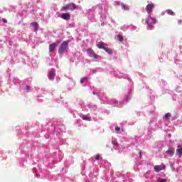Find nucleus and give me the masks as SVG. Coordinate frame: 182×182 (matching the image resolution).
<instances>
[{
  "label": "nucleus",
  "instance_id": "obj_1",
  "mask_svg": "<svg viewBox=\"0 0 182 182\" xmlns=\"http://www.w3.org/2000/svg\"><path fill=\"white\" fill-rule=\"evenodd\" d=\"M77 9V5L75 3H70L63 6L62 10L63 11H74Z\"/></svg>",
  "mask_w": 182,
  "mask_h": 182
},
{
  "label": "nucleus",
  "instance_id": "obj_2",
  "mask_svg": "<svg viewBox=\"0 0 182 182\" xmlns=\"http://www.w3.org/2000/svg\"><path fill=\"white\" fill-rule=\"evenodd\" d=\"M69 43H70V40H67L63 42L60 46V48H58V53H60V55L63 54L65 50H66Z\"/></svg>",
  "mask_w": 182,
  "mask_h": 182
},
{
  "label": "nucleus",
  "instance_id": "obj_3",
  "mask_svg": "<svg viewBox=\"0 0 182 182\" xmlns=\"http://www.w3.org/2000/svg\"><path fill=\"white\" fill-rule=\"evenodd\" d=\"M87 54H88L90 58H93L94 59H98L99 58V55L92 48L87 49Z\"/></svg>",
  "mask_w": 182,
  "mask_h": 182
},
{
  "label": "nucleus",
  "instance_id": "obj_4",
  "mask_svg": "<svg viewBox=\"0 0 182 182\" xmlns=\"http://www.w3.org/2000/svg\"><path fill=\"white\" fill-rule=\"evenodd\" d=\"M154 8V5L153 4H149L146 6V11H147L148 14H151L153 12V9Z\"/></svg>",
  "mask_w": 182,
  "mask_h": 182
},
{
  "label": "nucleus",
  "instance_id": "obj_5",
  "mask_svg": "<svg viewBox=\"0 0 182 182\" xmlns=\"http://www.w3.org/2000/svg\"><path fill=\"white\" fill-rule=\"evenodd\" d=\"M61 18L65 21H68L70 19V14L68 13L62 14Z\"/></svg>",
  "mask_w": 182,
  "mask_h": 182
},
{
  "label": "nucleus",
  "instance_id": "obj_6",
  "mask_svg": "<svg viewBox=\"0 0 182 182\" xmlns=\"http://www.w3.org/2000/svg\"><path fill=\"white\" fill-rule=\"evenodd\" d=\"M58 46L57 43H52L50 46H48V50L50 52H53V50L55 49V48Z\"/></svg>",
  "mask_w": 182,
  "mask_h": 182
},
{
  "label": "nucleus",
  "instance_id": "obj_7",
  "mask_svg": "<svg viewBox=\"0 0 182 182\" xmlns=\"http://www.w3.org/2000/svg\"><path fill=\"white\" fill-rule=\"evenodd\" d=\"M176 155H178L179 157H181L182 148L181 146H178V149H176Z\"/></svg>",
  "mask_w": 182,
  "mask_h": 182
},
{
  "label": "nucleus",
  "instance_id": "obj_8",
  "mask_svg": "<svg viewBox=\"0 0 182 182\" xmlns=\"http://www.w3.org/2000/svg\"><path fill=\"white\" fill-rule=\"evenodd\" d=\"M31 25L34 27V31H38V28H39L38 23L31 22Z\"/></svg>",
  "mask_w": 182,
  "mask_h": 182
},
{
  "label": "nucleus",
  "instance_id": "obj_9",
  "mask_svg": "<svg viewBox=\"0 0 182 182\" xmlns=\"http://www.w3.org/2000/svg\"><path fill=\"white\" fill-rule=\"evenodd\" d=\"M97 47H98L99 49H103L105 48V43L103 42H99V43L97 44Z\"/></svg>",
  "mask_w": 182,
  "mask_h": 182
},
{
  "label": "nucleus",
  "instance_id": "obj_10",
  "mask_svg": "<svg viewBox=\"0 0 182 182\" xmlns=\"http://www.w3.org/2000/svg\"><path fill=\"white\" fill-rule=\"evenodd\" d=\"M166 154H168L170 157H172L174 155V151L173 149H169L168 151H166Z\"/></svg>",
  "mask_w": 182,
  "mask_h": 182
},
{
  "label": "nucleus",
  "instance_id": "obj_11",
  "mask_svg": "<svg viewBox=\"0 0 182 182\" xmlns=\"http://www.w3.org/2000/svg\"><path fill=\"white\" fill-rule=\"evenodd\" d=\"M163 168H161V166H156L154 167V171L156 172V173H159L161 171H162Z\"/></svg>",
  "mask_w": 182,
  "mask_h": 182
},
{
  "label": "nucleus",
  "instance_id": "obj_12",
  "mask_svg": "<svg viewBox=\"0 0 182 182\" xmlns=\"http://www.w3.org/2000/svg\"><path fill=\"white\" fill-rule=\"evenodd\" d=\"M55 77V74L54 73L50 72V74L48 75V79L50 80H53V79Z\"/></svg>",
  "mask_w": 182,
  "mask_h": 182
},
{
  "label": "nucleus",
  "instance_id": "obj_13",
  "mask_svg": "<svg viewBox=\"0 0 182 182\" xmlns=\"http://www.w3.org/2000/svg\"><path fill=\"white\" fill-rule=\"evenodd\" d=\"M121 6L122 7V9H124V11H129V6L124 4H121Z\"/></svg>",
  "mask_w": 182,
  "mask_h": 182
},
{
  "label": "nucleus",
  "instance_id": "obj_14",
  "mask_svg": "<svg viewBox=\"0 0 182 182\" xmlns=\"http://www.w3.org/2000/svg\"><path fill=\"white\" fill-rule=\"evenodd\" d=\"M82 120H85V121H89V122L91 121V117L86 116V115L82 116Z\"/></svg>",
  "mask_w": 182,
  "mask_h": 182
},
{
  "label": "nucleus",
  "instance_id": "obj_15",
  "mask_svg": "<svg viewBox=\"0 0 182 182\" xmlns=\"http://www.w3.org/2000/svg\"><path fill=\"white\" fill-rule=\"evenodd\" d=\"M105 51L107 52L109 54H112V50L107 48V47H105L104 48H102Z\"/></svg>",
  "mask_w": 182,
  "mask_h": 182
},
{
  "label": "nucleus",
  "instance_id": "obj_16",
  "mask_svg": "<svg viewBox=\"0 0 182 182\" xmlns=\"http://www.w3.org/2000/svg\"><path fill=\"white\" fill-rule=\"evenodd\" d=\"M166 14H168L170 16H174V12L172 11L171 9H168L166 11Z\"/></svg>",
  "mask_w": 182,
  "mask_h": 182
},
{
  "label": "nucleus",
  "instance_id": "obj_17",
  "mask_svg": "<svg viewBox=\"0 0 182 182\" xmlns=\"http://www.w3.org/2000/svg\"><path fill=\"white\" fill-rule=\"evenodd\" d=\"M171 117V113H166L165 114L164 118L165 119L168 120Z\"/></svg>",
  "mask_w": 182,
  "mask_h": 182
},
{
  "label": "nucleus",
  "instance_id": "obj_18",
  "mask_svg": "<svg viewBox=\"0 0 182 182\" xmlns=\"http://www.w3.org/2000/svg\"><path fill=\"white\" fill-rule=\"evenodd\" d=\"M117 40H118V41L123 42L124 41V38L122 35H118L117 36Z\"/></svg>",
  "mask_w": 182,
  "mask_h": 182
},
{
  "label": "nucleus",
  "instance_id": "obj_19",
  "mask_svg": "<svg viewBox=\"0 0 182 182\" xmlns=\"http://www.w3.org/2000/svg\"><path fill=\"white\" fill-rule=\"evenodd\" d=\"M156 182H167V180L165 178H158Z\"/></svg>",
  "mask_w": 182,
  "mask_h": 182
},
{
  "label": "nucleus",
  "instance_id": "obj_20",
  "mask_svg": "<svg viewBox=\"0 0 182 182\" xmlns=\"http://www.w3.org/2000/svg\"><path fill=\"white\" fill-rule=\"evenodd\" d=\"M85 80H87V77L81 78L80 83L83 84Z\"/></svg>",
  "mask_w": 182,
  "mask_h": 182
},
{
  "label": "nucleus",
  "instance_id": "obj_21",
  "mask_svg": "<svg viewBox=\"0 0 182 182\" xmlns=\"http://www.w3.org/2000/svg\"><path fill=\"white\" fill-rule=\"evenodd\" d=\"M114 130H116L117 132H119L120 128L119 127H117L116 128H114Z\"/></svg>",
  "mask_w": 182,
  "mask_h": 182
},
{
  "label": "nucleus",
  "instance_id": "obj_22",
  "mask_svg": "<svg viewBox=\"0 0 182 182\" xmlns=\"http://www.w3.org/2000/svg\"><path fill=\"white\" fill-rule=\"evenodd\" d=\"M95 159L96 160H100V155H96L95 156Z\"/></svg>",
  "mask_w": 182,
  "mask_h": 182
},
{
  "label": "nucleus",
  "instance_id": "obj_23",
  "mask_svg": "<svg viewBox=\"0 0 182 182\" xmlns=\"http://www.w3.org/2000/svg\"><path fill=\"white\" fill-rule=\"evenodd\" d=\"M150 19L152 21V22L155 23V19L153 18L152 17H150Z\"/></svg>",
  "mask_w": 182,
  "mask_h": 182
},
{
  "label": "nucleus",
  "instance_id": "obj_24",
  "mask_svg": "<svg viewBox=\"0 0 182 182\" xmlns=\"http://www.w3.org/2000/svg\"><path fill=\"white\" fill-rule=\"evenodd\" d=\"M181 23H182V20H178V24L181 25Z\"/></svg>",
  "mask_w": 182,
  "mask_h": 182
},
{
  "label": "nucleus",
  "instance_id": "obj_25",
  "mask_svg": "<svg viewBox=\"0 0 182 182\" xmlns=\"http://www.w3.org/2000/svg\"><path fill=\"white\" fill-rule=\"evenodd\" d=\"M126 101H127V102H129V98H127V99H126Z\"/></svg>",
  "mask_w": 182,
  "mask_h": 182
},
{
  "label": "nucleus",
  "instance_id": "obj_26",
  "mask_svg": "<svg viewBox=\"0 0 182 182\" xmlns=\"http://www.w3.org/2000/svg\"><path fill=\"white\" fill-rule=\"evenodd\" d=\"M139 154H140V157H141V152L139 153Z\"/></svg>",
  "mask_w": 182,
  "mask_h": 182
},
{
  "label": "nucleus",
  "instance_id": "obj_27",
  "mask_svg": "<svg viewBox=\"0 0 182 182\" xmlns=\"http://www.w3.org/2000/svg\"><path fill=\"white\" fill-rule=\"evenodd\" d=\"M93 95H95V92H92Z\"/></svg>",
  "mask_w": 182,
  "mask_h": 182
}]
</instances>
